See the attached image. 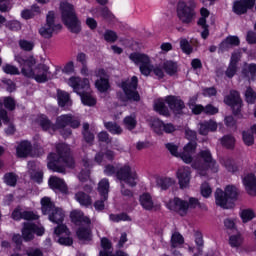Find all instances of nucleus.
<instances>
[{"label": "nucleus", "mask_w": 256, "mask_h": 256, "mask_svg": "<svg viewBox=\"0 0 256 256\" xmlns=\"http://www.w3.org/2000/svg\"><path fill=\"white\" fill-rule=\"evenodd\" d=\"M109 219H110V221H113V223H119L121 221H131V218H129V215H127L125 213L110 214Z\"/></svg>", "instance_id": "de8ad7c7"}, {"label": "nucleus", "mask_w": 256, "mask_h": 256, "mask_svg": "<svg viewBox=\"0 0 256 256\" xmlns=\"http://www.w3.org/2000/svg\"><path fill=\"white\" fill-rule=\"evenodd\" d=\"M197 149V142H189L186 146H184L183 152L180 153V157L184 163H193V153H195Z\"/></svg>", "instance_id": "393cba45"}, {"label": "nucleus", "mask_w": 256, "mask_h": 256, "mask_svg": "<svg viewBox=\"0 0 256 256\" xmlns=\"http://www.w3.org/2000/svg\"><path fill=\"white\" fill-rule=\"evenodd\" d=\"M104 39L107 43H115V41L119 39V36H117V32L113 30H106L104 32Z\"/></svg>", "instance_id": "8fccbe9b"}, {"label": "nucleus", "mask_w": 256, "mask_h": 256, "mask_svg": "<svg viewBox=\"0 0 256 256\" xmlns=\"http://www.w3.org/2000/svg\"><path fill=\"white\" fill-rule=\"evenodd\" d=\"M245 99L247 101V103H249L250 105H253L256 101V92L251 88L248 87L246 92H245Z\"/></svg>", "instance_id": "3c124183"}, {"label": "nucleus", "mask_w": 256, "mask_h": 256, "mask_svg": "<svg viewBox=\"0 0 256 256\" xmlns=\"http://www.w3.org/2000/svg\"><path fill=\"white\" fill-rule=\"evenodd\" d=\"M116 177L121 183H126V185H129L130 187H135V185H137V171H135V168L131 167L129 164L117 168Z\"/></svg>", "instance_id": "9b49d317"}, {"label": "nucleus", "mask_w": 256, "mask_h": 256, "mask_svg": "<svg viewBox=\"0 0 256 256\" xmlns=\"http://www.w3.org/2000/svg\"><path fill=\"white\" fill-rule=\"evenodd\" d=\"M101 247L103 250L100 251L99 256H129L127 252H123L121 250L113 254V251L111 250L113 245L111 244V241L107 238L101 239Z\"/></svg>", "instance_id": "412c9836"}, {"label": "nucleus", "mask_w": 256, "mask_h": 256, "mask_svg": "<svg viewBox=\"0 0 256 256\" xmlns=\"http://www.w3.org/2000/svg\"><path fill=\"white\" fill-rule=\"evenodd\" d=\"M123 123L125 127L129 129V131H133V129L137 127V119L135 118V115L126 116Z\"/></svg>", "instance_id": "79ce46f5"}, {"label": "nucleus", "mask_w": 256, "mask_h": 256, "mask_svg": "<svg viewBox=\"0 0 256 256\" xmlns=\"http://www.w3.org/2000/svg\"><path fill=\"white\" fill-rule=\"evenodd\" d=\"M239 43H241V41L239 40V37L228 36L224 41L221 42L220 49L222 51H227L228 49H231V47L239 46Z\"/></svg>", "instance_id": "cd10ccee"}, {"label": "nucleus", "mask_w": 256, "mask_h": 256, "mask_svg": "<svg viewBox=\"0 0 256 256\" xmlns=\"http://www.w3.org/2000/svg\"><path fill=\"white\" fill-rule=\"evenodd\" d=\"M68 85L74 89L75 93L80 95L83 105H87L88 107L97 105V99L91 94L89 79H81L80 77L73 76L69 78Z\"/></svg>", "instance_id": "20e7f679"}, {"label": "nucleus", "mask_w": 256, "mask_h": 256, "mask_svg": "<svg viewBox=\"0 0 256 256\" xmlns=\"http://www.w3.org/2000/svg\"><path fill=\"white\" fill-rule=\"evenodd\" d=\"M27 256H43V250L41 248H28L26 250Z\"/></svg>", "instance_id": "69168bd1"}, {"label": "nucleus", "mask_w": 256, "mask_h": 256, "mask_svg": "<svg viewBox=\"0 0 256 256\" xmlns=\"http://www.w3.org/2000/svg\"><path fill=\"white\" fill-rule=\"evenodd\" d=\"M60 10L62 13V21L64 25L71 31V33H81V21L75 14V8L67 1L60 3Z\"/></svg>", "instance_id": "423d86ee"}, {"label": "nucleus", "mask_w": 256, "mask_h": 256, "mask_svg": "<svg viewBox=\"0 0 256 256\" xmlns=\"http://www.w3.org/2000/svg\"><path fill=\"white\" fill-rule=\"evenodd\" d=\"M67 126L72 129H79L81 127V118L73 114H64L56 119L57 129H65Z\"/></svg>", "instance_id": "4468645a"}, {"label": "nucleus", "mask_w": 256, "mask_h": 256, "mask_svg": "<svg viewBox=\"0 0 256 256\" xmlns=\"http://www.w3.org/2000/svg\"><path fill=\"white\" fill-rule=\"evenodd\" d=\"M239 197V190L233 185H228L225 191L217 189L215 192L216 205L222 209H229V200L235 201Z\"/></svg>", "instance_id": "6e6552de"}, {"label": "nucleus", "mask_w": 256, "mask_h": 256, "mask_svg": "<svg viewBox=\"0 0 256 256\" xmlns=\"http://www.w3.org/2000/svg\"><path fill=\"white\" fill-rule=\"evenodd\" d=\"M45 233V228L38 227L36 224L31 222H25L22 229V238L24 241H33L35 234L41 237Z\"/></svg>", "instance_id": "2eb2a0df"}, {"label": "nucleus", "mask_w": 256, "mask_h": 256, "mask_svg": "<svg viewBox=\"0 0 256 256\" xmlns=\"http://www.w3.org/2000/svg\"><path fill=\"white\" fill-rule=\"evenodd\" d=\"M99 13L103 19H113V13H111V10L107 7H103L99 10Z\"/></svg>", "instance_id": "338daca9"}, {"label": "nucleus", "mask_w": 256, "mask_h": 256, "mask_svg": "<svg viewBox=\"0 0 256 256\" xmlns=\"http://www.w3.org/2000/svg\"><path fill=\"white\" fill-rule=\"evenodd\" d=\"M218 125L215 120H205L198 124V133L199 135H209L210 132L215 133L217 131Z\"/></svg>", "instance_id": "5701e85b"}, {"label": "nucleus", "mask_w": 256, "mask_h": 256, "mask_svg": "<svg viewBox=\"0 0 256 256\" xmlns=\"http://www.w3.org/2000/svg\"><path fill=\"white\" fill-rule=\"evenodd\" d=\"M4 182L10 187H15V185H17V175H15L14 173L5 174Z\"/></svg>", "instance_id": "603ef678"}, {"label": "nucleus", "mask_w": 256, "mask_h": 256, "mask_svg": "<svg viewBox=\"0 0 256 256\" xmlns=\"http://www.w3.org/2000/svg\"><path fill=\"white\" fill-rule=\"evenodd\" d=\"M38 123L40 127H42L43 131H55V125L51 123V120L47 118L45 115H41L38 119Z\"/></svg>", "instance_id": "473e14b6"}, {"label": "nucleus", "mask_w": 256, "mask_h": 256, "mask_svg": "<svg viewBox=\"0 0 256 256\" xmlns=\"http://www.w3.org/2000/svg\"><path fill=\"white\" fill-rule=\"evenodd\" d=\"M190 109L194 115H201V113H205V107L201 104H189Z\"/></svg>", "instance_id": "13d9d810"}, {"label": "nucleus", "mask_w": 256, "mask_h": 256, "mask_svg": "<svg viewBox=\"0 0 256 256\" xmlns=\"http://www.w3.org/2000/svg\"><path fill=\"white\" fill-rule=\"evenodd\" d=\"M2 69L4 73H7V75H19V68L11 64H6Z\"/></svg>", "instance_id": "5fc2aeb1"}, {"label": "nucleus", "mask_w": 256, "mask_h": 256, "mask_svg": "<svg viewBox=\"0 0 256 256\" xmlns=\"http://www.w3.org/2000/svg\"><path fill=\"white\" fill-rule=\"evenodd\" d=\"M98 141L101 143H111V137H109V133L102 131L98 134Z\"/></svg>", "instance_id": "774afa93"}, {"label": "nucleus", "mask_w": 256, "mask_h": 256, "mask_svg": "<svg viewBox=\"0 0 256 256\" xmlns=\"http://www.w3.org/2000/svg\"><path fill=\"white\" fill-rule=\"evenodd\" d=\"M75 199L83 207H89V205H91V203H92L91 196H89V194H87L83 191L77 192L75 194Z\"/></svg>", "instance_id": "2f4dec72"}, {"label": "nucleus", "mask_w": 256, "mask_h": 256, "mask_svg": "<svg viewBox=\"0 0 256 256\" xmlns=\"http://www.w3.org/2000/svg\"><path fill=\"white\" fill-rule=\"evenodd\" d=\"M201 18L198 20L199 27H205L207 24V17H209V10L207 8H201L200 10Z\"/></svg>", "instance_id": "864d4df0"}, {"label": "nucleus", "mask_w": 256, "mask_h": 256, "mask_svg": "<svg viewBox=\"0 0 256 256\" xmlns=\"http://www.w3.org/2000/svg\"><path fill=\"white\" fill-rule=\"evenodd\" d=\"M63 26L61 24H55V12L49 11L46 15V24L39 29V34L44 39H51L54 33L61 31Z\"/></svg>", "instance_id": "f8f14e48"}, {"label": "nucleus", "mask_w": 256, "mask_h": 256, "mask_svg": "<svg viewBox=\"0 0 256 256\" xmlns=\"http://www.w3.org/2000/svg\"><path fill=\"white\" fill-rule=\"evenodd\" d=\"M154 110L160 115H169V109H167V106H165V102L161 99L155 101Z\"/></svg>", "instance_id": "c9c22d12"}, {"label": "nucleus", "mask_w": 256, "mask_h": 256, "mask_svg": "<svg viewBox=\"0 0 256 256\" xmlns=\"http://www.w3.org/2000/svg\"><path fill=\"white\" fill-rule=\"evenodd\" d=\"M104 127L112 135H121V133H123V128L115 122H104Z\"/></svg>", "instance_id": "72a5a7b5"}, {"label": "nucleus", "mask_w": 256, "mask_h": 256, "mask_svg": "<svg viewBox=\"0 0 256 256\" xmlns=\"http://www.w3.org/2000/svg\"><path fill=\"white\" fill-rule=\"evenodd\" d=\"M19 46L23 51H33V47H35V43L27 40H20Z\"/></svg>", "instance_id": "6e6d98bb"}, {"label": "nucleus", "mask_w": 256, "mask_h": 256, "mask_svg": "<svg viewBox=\"0 0 256 256\" xmlns=\"http://www.w3.org/2000/svg\"><path fill=\"white\" fill-rule=\"evenodd\" d=\"M139 83V80L137 76H133L131 80H126L121 83V88L123 89L127 99L129 101H140L141 96L139 95V92H137V84Z\"/></svg>", "instance_id": "ddd939ff"}, {"label": "nucleus", "mask_w": 256, "mask_h": 256, "mask_svg": "<svg viewBox=\"0 0 256 256\" xmlns=\"http://www.w3.org/2000/svg\"><path fill=\"white\" fill-rule=\"evenodd\" d=\"M96 88L100 93H105V91L109 90V79L108 78H100L95 82Z\"/></svg>", "instance_id": "58836bf2"}, {"label": "nucleus", "mask_w": 256, "mask_h": 256, "mask_svg": "<svg viewBox=\"0 0 256 256\" xmlns=\"http://www.w3.org/2000/svg\"><path fill=\"white\" fill-rule=\"evenodd\" d=\"M156 183L161 189L165 191L169 189L171 185H174L175 181L171 178H158Z\"/></svg>", "instance_id": "a19ab883"}, {"label": "nucleus", "mask_w": 256, "mask_h": 256, "mask_svg": "<svg viewBox=\"0 0 256 256\" xmlns=\"http://www.w3.org/2000/svg\"><path fill=\"white\" fill-rule=\"evenodd\" d=\"M243 185L252 197H256V176L253 173L247 174L243 177Z\"/></svg>", "instance_id": "b1692460"}, {"label": "nucleus", "mask_w": 256, "mask_h": 256, "mask_svg": "<svg viewBox=\"0 0 256 256\" xmlns=\"http://www.w3.org/2000/svg\"><path fill=\"white\" fill-rule=\"evenodd\" d=\"M193 169L198 171L199 175L205 176L207 175V170L211 169L213 173H217L219 171V166L217 162L213 159L211 155V151L209 149L201 150L198 153V157L192 161Z\"/></svg>", "instance_id": "39448f33"}, {"label": "nucleus", "mask_w": 256, "mask_h": 256, "mask_svg": "<svg viewBox=\"0 0 256 256\" xmlns=\"http://www.w3.org/2000/svg\"><path fill=\"white\" fill-rule=\"evenodd\" d=\"M197 2L195 0H188L187 2H179L177 4V17L184 25H190L192 21H195L197 13Z\"/></svg>", "instance_id": "0eeeda50"}, {"label": "nucleus", "mask_w": 256, "mask_h": 256, "mask_svg": "<svg viewBox=\"0 0 256 256\" xmlns=\"http://www.w3.org/2000/svg\"><path fill=\"white\" fill-rule=\"evenodd\" d=\"M71 219L75 223H84L85 227L81 226L77 230V237L80 241H91V219L81 211H74L71 213Z\"/></svg>", "instance_id": "1a4fd4ad"}, {"label": "nucleus", "mask_w": 256, "mask_h": 256, "mask_svg": "<svg viewBox=\"0 0 256 256\" xmlns=\"http://www.w3.org/2000/svg\"><path fill=\"white\" fill-rule=\"evenodd\" d=\"M151 127L157 135H163V133H175L177 128L172 123L164 124L163 121L155 118L152 120Z\"/></svg>", "instance_id": "a211bd4d"}, {"label": "nucleus", "mask_w": 256, "mask_h": 256, "mask_svg": "<svg viewBox=\"0 0 256 256\" xmlns=\"http://www.w3.org/2000/svg\"><path fill=\"white\" fill-rule=\"evenodd\" d=\"M167 105L175 113L176 115H180V113L183 111V108L185 107V102L181 100V98L177 96H168L165 99Z\"/></svg>", "instance_id": "4be33fe9"}, {"label": "nucleus", "mask_w": 256, "mask_h": 256, "mask_svg": "<svg viewBox=\"0 0 256 256\" xmlns=\"http://www.w3.org/2000/svg\"><path fill=\"white\" fill-rule=\"evenodd\" d=\"M237 74V66H235L234 64H229L228 68L225 72V75L229 78V79H233V77H235V75Z\"/></svg>", "instance_id": "e2e57ef3"}, {"label": "nucleus", "mask_w": 256, "mask_h": 256, "mask_svg": "<svg viewBox=\"0 0 256 256\" xmlns=\"http://www.w3.org/2000/svg\"><path fill=\"white\" fill-rule=\"evenodd\" d=\"M129 59L139 66L140 73L145 77H149L153 73L154 66L151 64V58L147 54L134 52L130 54Z\"/></svg>", "instance_id": "9d476101"}, {"label": "nucleus", "mask_w": 256, "mask_h": 256, "mask_svg": "<svg viewBox=\"0 0 256 256\" xmlns=\"http://www.w3.org/2000/svg\"><path fill=\"white\" fill-rule=\"evenodd\" d=\"M41 210L43 215H48L49 221L58 225L54 229V234L59 237L58 243L60 245H73V239L69 237L71 232L67 229L65 224H62L65 219V212L63 209L56 207L51 198L44 197L41 199Z\"/></svg>", "instance_id": "f257e3e1"}, {"label": "nucleus", "mask_w": 256, "mask_h": 256, "mask_svg": "<svg viewBox=\"0 0 256 256\" xmlns=\"http://www.w3.org/2000/svg\"><path fill=\"white\" fill-rule=\"evenodd\" d=\"M2 105H4L5 109L8 111H15V107L17 106V102H15V99L13 97H4Z\"/></svg>", "instance_id": "37998d69"}, {"label": "nucleus", "mask_w": 256, "mask_h": 256, "mask_svg": "<svg viewBox=\"0 0 256 256\" xmlns=\"http://www.w3.org/2000/svg\"><path fill=\"white\" fill-rule=\"evenodd\" d=\"M98 192L104 198V201H107L109 197V179L103 178L98 183Z\"/></svg>", "instance_id": "7c9ffc66"}, {"label": "nucleus", "mask_w": 256, "mask_h": 256, "mask_svg": "<svg viewBox=\"0 0 256 256\" xmlns=\"http://www.w3.org/2000/svg\"><path fill=\"white\" fill-rule=\"evenodd\" d=\"M178 183L181 189H187L191 183V168L184 166L180 167L176 173Z\"/></svg>", "instance_id": "6ab92c4d"}, {"label": "nucleus", "mask_w": 256, "mask_h": 256, "mask_svg": "<svg viewBox=\"0 0 256 256\" xmlns=\"http://www.w3.org/2000/svg\"><path fill=\"white\" fill-rule=\"evenodd\" d=\"M183 243H185V239L183 238V235H181L179 232H175L172 234V237H171L172 249H177V247H181Z\"/></svg>", "instance_id": "f704fd0d"}, {"label": "nucleus", "mask_w": 256, "mask_h": 256, "mask_svg": "<svg viewBox=\"0 0 256 256\" xmlns=\"http://www.w3.org/2000/svg\"><path fill=\"white\" fill-rule=\"evenodd\" d=\"M255 7V0H239L233 4V12L236 15H245L248 9Z\"/></svg>", "instance_id": "aec40b11"}, {"label": "nucleus", "mask_w": 256, "mask_h": 256, "mask_svg": "<svg viewBox=\"0 0 256 256\" xmlns=\"http://www.w3.org/2000/svg\"><path fill=\"white\" fill-rule=\"evenodd\" d=\"M242 137H243V142L248 147L253 145V143H255V138H253V134H251L249 132H243Z\"/></svg>", "instance_id": "bf43d9fd"}, {"label": "nucleus", "mask_w": 256, "mask_h": 256, "mask_svg": "<svg viewBox=\"0 0 256 256\" xmlns=\"http://www.w3.org/2000/svg\"><path fill=\"white\" fill-rule=\"evenodd\" d=\"M25 221H37L39 215L33 211H23V218Z\"/></svg>", "instance_id": "4d7b16f0"}, {"label": "nucleus", "mask_w": 256, "mask_h": 256, "mask_svg": "<svg viewBox=\"0 0 256 256\" xmlns=\"http://www.w3.org/2000/svg\"><path fill=\"white\" fill-rule=\"evenodd\" d=\"M31 149H32V146L29 141H22L16 149L17 156L27 157V155L31 153Z\"/></svg>", "instance_id": "c756f323"}, {"label": "nucleus", "mask_w": 256, "mask_h": 256, "mask_svg": "<svg viewBox=\"0 0 256 256\" xmlns=\"http://www.w3.org/2000/svg\"><path fill=\"white\" fill-rule=\"evenodd\" d=\"M242 75L248 79H253L256 75V64H246L242 69Z\"/></svg>", "instance_id": "4c0bfd02"}, {"label": "nucleus", "mask_w": 256, "mask_h": 256, "mask_svg": "<svg viewBox=\"0 0 256 256\" xmlns=\"http://www.w3.org/2000/svg\"><path fill=\"white\" fill-rule=\"evenodd\" d=\"M140 205L145 211H153L155 209V202L153 201V197L149 193H143L139 197Z\"/></svg>", "instance_id": "a878e982"}, {"label": "nucleus", "mask_w": 256, "mask_h": 256, "mask_svg": "<svg viewBox=\"0 0 256 256\" xmlns=\"http://www.w3.org/2000/svg\"><path fill=\"white\" fill-rule=\"evenodd\" d=\"M204 113L205 115H217V113H219V108L208 104L204 107Z\"/></svg>", "instance_id": "0e129e2a"}, {"label": "nucleus", "mask_w": 256, "mask_h": 256, "mask_svg": "<svg viewBox=\"0 0 256 256\" xmlns=\"http://www.w3.org/2000/svg\"><path fill=\"white\" fill-rule=\"evenodd\" d=\"M48 169L55 173H65L66 167H73L75 161L71 157V148L67 144H58L56 153L48 155Z\"/></svg>", "instance_id": "7ed1b4c3"}, {"label": "nucleus", "mask_w": 256, "mask_h": 256, "mask_svg": "<svg viewBox=\"0 0 256 256\" xmlns=\"http://www.w3.org/2000/svg\"><path fill=\"white\" fill-rule=\"evenodd\" d=\"M51 189H57L58 191H61L62 193H67V184H65V180L61 179L57 176L50 177L48 181Z\"/></svg>", "instance_id": "bb28decb"}, {"label": "nucleus", "mask_w": 256, "mask_h": 256, "mask_svg": "<svg viewBox=\"0 0 256 256\" xmlns=\"http://www.w3.org/2000/svg\"><path fill=\"white\" fill-rule=\"evenodd\" d=\"M166 149L173 155L174 157H181V154H179V146L173 144V143H167Z\"/></svg>", "instance_id": "052dcab7"}, {"label": "nucleus", "mask_w": 256, "mask_h": 256, "mask_svg": "<svg viewBox=\"0 0 256 256\" xmlns=\"http://www.w3.org/2000/svg\"><path fill=\"white\" fill-rule=\"evenodd\" d=\"M229 244L231 247H241V245H243V236H241V234L230 236Z\"/></svg>", "instance_id": "09e8293b"}, {"label": "nucleus", "mask_w": 256, "mask_h": 256, "mask_svg": "<svg viewBox=\"0 0 256 256\" xmlns=\"http://www.w3.org/2000/svg\"><path fill=\"white\" fill-rule=\"evenodd\" d=\"M211 193H213V190L211 189V186H209V183L204 182L201 185V195L202 197H209V195H211Z\"/></svg>", "instance_id": "680f3d73"}, {"label": "nucleus", "mask_w": 256, "mask_h": 256, "mask_svg": "<svg viewBox=\"0 0 256 256\" xmlns=\"http://www.w3.org/2000/svg\"><path fill=\"white\" fill-rule=\"evenodd\" d=\"M163 69L167 75H175L177 73V64L173 61H166L163 64Z\"/></svg>", "instance_id": "ea45409f"}, {"label": "nucleus", "mask_w": 256, "mask_h": 256, "mask_svg": "<svg viewBox=\"0 0 256 256\" xmlns=\"http://www.w3.org/2000/svg\"><path fill=\"white\" fill-rule=\"evenodd\" d=\"M221 143L226 149H233V147H235V137L226 135L221 139Z\"/></svg>", "instance_id": "49530a36"}, {"label": "nucleus", "mask_w": 256, "mask_h": 256, "mask_svg": "<svg viewBox=\"0 0 256 256\" xmlns=\"http://www.w3.org/2000/svg\"><path fill=\"white\" fill-rule=\"evenodd\" d=\"M180 48L186 55H191V53H193V47L186 38H180Z\"/></svg>", "instance_id": "c03bdc74"}, {"label": "nucleus", "mask_w": 256, "mask_h": 256, "mask_svg": "<svg viewBox=\"0 0 256 256\" xmlns=\"http://www.w3.org/2000/svg\"><path fill=\"white\" fill-rule=\"evenodd\" d=\"M224 103L232 108L234 115L241 113L243 100H241L239 92L235 90L230 91V94L224 98Z\"/></svg>", "instance_id": "dca6fc26"}, {"label": "nucleus", "mask_w": 256, "mask_h": 256, "mask_svg": "<svg viewBox=\"0 0 256 256\" xmlns=\"http://www.w3.org/2000/svg\"><path fill=\"white\" fill-rule=\"evenodd\" d=\"M167 207L170 211H176L181 217H184V215H187L189 203L176 197L167 203Z\"/></svg>", "instance_id": "f3484780"}, {"label": "nucleus", "mask_w": 256, "mask_h": 256, "mask_svg": "<svg viewBox=\"0 0 256 256\" xmlns=\"http://www.w3.org/2000/svg\"><path fill=\"white\" fill-rule=\"evenodd\" d=\"M15 61L19 63L21 67V73L24 75V77L35 79L37 83H47V81L53 79V73H51L49 66L45 64H38L33 69V66L37 63L33 57L23 59L21 56H16Z\"/></svg>", "instance_id": "f03ea898"}, {"label": "nucleus", "mask_w": 256, "mask_h": 256, "mask_svg": "<svg viewBox=\"0 0 256 256\" xmlns=\"http://www.w3.org/2000/svg\"><path fill=\"white\" fill-rule=\"evenodd\" d=\"M58 105L60 107L71 105V98L69 96V93L65 91H58Z\"/></svg>", "instance_id": "e433bc0d"}, {"label": "nucleus", "mask_w": 256, "mask_h": 256, "mask_svg": "<svg viewBox=\"0 0 256 256\" xmlns=\"http://www.w3.org/2000/svg\"><path fill=\"white\" fill-rule=\"evenodd\" d=\"M240 216L243 223H249V221L255 219V212L252 209H245L242 210Z\"/></svg>", "instance_id": "a18cd8bd"}, {"label": "nucleus", "mask_w": 256, "mask_h": 256, "mask_svg": "<svg viewBox=\"0 0 256 256\" xmlns=\"http://www.w3.org/2000/svg\"><path fill=\"white\" fill-rule=\"evenodd\" d=\"M83 167H85L86 170H82L79 175L78 179L80 181H87L91 175V171H89V167H91L93 164L91 163V160L89 158H83L82 160Z\"/></svg>", "instance_id": "c85d7f7f"}]
</instances>
